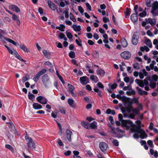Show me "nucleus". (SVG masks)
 <instances>
[{
	"label": "nucleus",
	"mask_w": 158,
	"mask_h": 158,
	"mask_svg": "<svg viewBox=\"0 0 158 158\" xmlns=\"http://www.w3.org/2000/svg\"><path fill=\"white\" fill-rule=\"evenodd\" d=\"M32 106L33 108L35 109L38 110L42 108V106L37 103H33Z\"/></svg>",
	"instance_id": "nucleus-13"
},
{
	"label": "nucleus",
	"mask_w": 158,
	"mask_h": 158,
	"mask_svg": "<svg viewBox=\"0 0 158 158\" xmlns=\"http://www.w3.org/2000/svg\"><path fill=\"white\" fill-rule=\"evenodd\" d=\"M152 78L154 81H156L158 80V76L156 74H154L152 76Z\"/></svg>",
	"instance_id": "nucleus-54"
},
{
	"label": "nucleus",
	"mask_w": 158,
	"mask_h": 158,
	"mask_svg": "<svg viewBox=\"0 0 158 158\" xmlns=\"http://www.w3.org/2000/svg\"><path fill=\"white\" fill-rule=\"evenodd\" d=\"M106 113L108 114H111L112 115H114L115 114V112L114 110L108 109L106 110Z\"/></svg>",
	"instance_id": "nucleus-27"
},
{
	"label": "nucleus",
	"mask_w": 158,
	"mask_h": 158,
	"mask_svg": "<svg viewBox=\"0 0 158 158\" xmlns=\"http://www.w3.org/2000/svg\"><path fill=\"white\" fill-rule=\"evenodd\" d=\"M10 9L12 10L13 11H15L16 12H19L20 11L19 8L15 5H10L9 6Z\"/></svg>",
	"instance_id": "nucleus-11"
},
{
	"label": "nucleus",
	"mask_w": 158,
	"mask_h": 158,
	"mask_svg": "<svg viewBox=\"0 0 158 158\" xmlns=\"http://www.w3.org/2000/svg\"><path fill=\"white\" fill-rule=\"evenodd\" d=\"M70 15V18L71 20L72 21L74 22H75L76 21V19H75L73 15L72 14V13H70L69 14Z\"/></svg>",
	"instance_id": "nucleus-44"
},
{
	"label": "nucleus",
	"mask_w": 158,
	"mask_h": 158,
	"mask_svg": "<svg viewBox=\"0 0 158 158\" xmlns=\"http://www.w3.org/2000/svg\"><path fill=\"white\" fill-rule=\"evenodd\" d=\"M132 111L136 114L138 115L139 111V109L138 108H134L133 107Z\"/></svg>",
	"instance_id": "nucleus-33"
},
{
	"label": "nucleus",
	"mask_w": 158,
	"mask_h": 158,
	"mask_svg": "<svg viewBox=\"0 0 158 158\" xmlns=\"http://www.w3.org/2000/svg\"><path fill=\"white\" fill-rule=\"evenodd\" d=\"M41 76L38 73L36 74L33 78V80L35 82H37L39 80Z\"/></svg>",
	"instance_id": "nucleus-34"
},
{
	"label": "nucleus",
	"mask_w": 158,
	"mask_h": 158,
	"mask_svg": "<svg viewBox=\"0 0 158 158\" xmlns=\"http://www.w3.org/2000/svg\"><path fill=\"white\" fill-rule=\"evenodd\" d=\"M57 76H58L60 80L62 82L63 84H64L65 82H64V81L63 80V79L62 77L59 74H57Z\"/></svg>",
	"instance_id": "nucleus-57"
},
{
	"label": "nucleus",
	"mask_w": 158,
	"mask_h": 158,
	"mask_svg": "<svg viewBox=\"0 0 158 158\" xmlns=\"http://www.w3.org/2000/svg\"><path fill=\"white\" fill-rule=\"evenodd\" d=\"M132 42L134 45H136L138 43V38L135 34H134L133 36L132 39Z\"/></svg>",
	"instance_id": "nucleus-12"
},
{
	"label": "nucleus",
	"mask_w": 158,
	"mask_h": 158,
	"mask_svg": "<svg viewBox=\"0 0 158 158\" xmlns=\"http://www.w3.org/2000/svg\"><path fill=\"white\" fill-rule=\"evenodd\" d=\"M96 72L98 75H99L102 76H104L105 74L104 71L101 69H97Z\"/></svg>",
	"instance_id": "nucleus-22"
},
{
	"label": "nucleus",
	"mask_w": 158,
	"mask_h": 158,
	"mask_svg": "<svg viewBox=\"0 0 158 158\" xmlns=\"http://www.w3.org/2000/svg\"><path fill=\"white\" fill-rule=\"evenodd\" d=\"M59 37L60 39H63L65 36L64 34L62 33H61L59 34Z\"/></svg>",
	"instance_id": "nucleus-62"
},
{
	"label": "nucleus",
	"mask_w": 158,
	"mask_h": 158,
	"mask_svg": "<svg viewBox=\"0 0 158 158\" xmlns=\"http://www.w3.org/2000/svg\"><path fill=\"white\" fill-rule=\"evenodd\" d=\"M5 147L8 149L10 150L12 152H14V148L9 144H6L5 145Z\"/></svg>",
	"instance_id": "nucleus-40"
},
{
	"label": "nucleus",
	"mask_w": 158,
	"mask_h": 158,
	"mask_svg": "<svg viewBox=\"0 0 158 158\" xmlns=\"http://www.w3.org/2000/svg\"><path fill=\"white\" fill-rule=\"evenodd\" d=\"M135 131L134 132L140 134V137L143 139L146 138L147 137V135L145 133L144 131L140 128V127H138V128L135 130Z\"/></svg>",
	"instance_id": "nucleus-4"
},
{
	"label": "nucleus",
	"mask_w": 158,
	"mask_h": 158,
	"mask_svg": "<svg viewBox=\"0 0 158 158\" xmlns=\"http://www.w3.org/2000/svg\"><path fill=\"white\" fill-rule=\"evenodd\" d=\"M68 86L69 88V91L70 93L74 91L75 88L73 86L70 84H68Z\"/></svg>",
	"instance_id": "nucleus-30"
},
{
	"label": "nucleus",
	"mask_w": 158,
	"mask_h": 158,
	"mask_svg": "<svg viewBox=\"0 0 158 158\" xmlns=\"http://www.w3.org/2000/svg\"><path fill=\"white\" fill-rule=\"evenodd\" d=\"M152 7L151 13L154 16L158 15V2L156 1L154 2Z\"/></svg>",
	"instance_id": "nucleus-2"
},
{
	"label": "nucleus",
	"mask_w": 158,
	"mask_h": 158,
	"mask_svg": "<svg viewBox=\"0 0 158 158\" xmlns=\"http://www.w3.org/2000/svg\"><path fill=\"white\" fill-rule=\"evenodd\" d=\"M122 125L123 127H125L127 129L130 130L131 132H134L138 128L136 125L133 123L131 121L128 120H123L122 121Z\"/></svg>",
	"instance_id": "nucleus-1"
},
{
	"label": "nucleus",
	"mask_w": 158,
	"mask_h": 158,
	"mask_svg": "<svg viewBox=\"0 0 158 158\" xmlns=\"http://www.w3.org/2000/svg\"><path fill=\"white\" fill-rule=\"evenodd\" d=\"M148 22L152 26H153L156 24V21H153V19L151 18H149L148 19Z\"/></svg>",
	"instance_id": "nucleus-28"
},
{
	"label": "nucleus",
	"mask_w": 158,
	"mask_h": 158,
	"mask_svg": "<svg viewBox=\"0 0 158 158\" xmlns=\"http://www.w3.org/2000/svg\"><path fill=\"white\" fill-rule=\"evenodd\" d=\"M117 86V84L115 83H114L111 86V88L112 89H115Z\"/></svg>",
	"instance_id": "nucleus-61"
},
{
	"label": "nucleus",
	"mask_w": 158,
	"mask_h": 158,
	"mask_svg": "<svg viewBox=\"0 0 158 158\" xmlns=\"http://www.w3.org/2000/svg\"><path fill=\"white\" fill-rule=\"evenodd\" d=\"M112 143L114 145L116 146H118L119 145V142L117 139H114L112 142Z\"/></svg>",
	"instance_id": "nucleus-48"
},
{
	"label": "nucleus",
	"mask_w": 158,
	"mask_h": 158,
	"mask_svg": "<svg viewBox=\"0 0 158 158\" xmlns=\"http://www.w3.org/2000/svg\"><path fill=\"white\" fill-rule=\"evenodd\" d=\"M120 55L123 58L128 60L131 57V53L129 51H124L121 53Z\"/></svg>",
	"instance_id": "nucleus-6"
},
{
	"label": "nucleus",
	"mask_w": 158,
	"mask_h": 158,
	"mask_svg": "<svg viewBox=\"0 0 158 158\" xmlns=\"http://www.w3.org/2000/svg\"><path fill=\"white\" fill-rule=\"evenodd\" d=\"M82 125L87 129H89V124L83 121L81 123Z\"/></svg>",
	"instance_id": "nucleus-24"
},
{
	"label": "nucleus",
	"mask_w": 158,
	"mask_h": 158,
	"mask_svg": "<svg viewBox=\"0 0 158 158\" xmlns=\"http://www.w3.org/2000/svg\"><path fill=\"white\" fill-rule=\"evenodd\" d=\"M56 123H57V124L58 125V126L59 127V129L60 130L59 131V134L60 135H61L62 133V127L61 126L60 124L58 122L56 121Z\"/></svg>",
	"instance_id": "nucleus-38"
},
{
	"label": "nucleus",
	"mask_w": 158,
	"mask_h": 158,
	"mask_svg": "<svg viewBox=\"0 0 158 158\" xmlns=\"http://www.w3.org/2000/svg\"><path fill=\"white\" fill-rule=\"evenodd\" d=\"M136 13L133 14L131 16V19L132 21L134 22H136L138 20V17Z\"/></svg>",
	"instance_id": "nucleus-16"
},
{
	"label": "nucleus",
	"mask_w": 158,
	"mask_h": 158,
	"mask_svg": "<svg viewBox=\"0 0 158 158\" xmlns=\"http://www.w3.org/2000/svg\"><path fill=\"white\" fill-rule=\"evenodd\" d=\"M66 136L68 140L69 141H71V136L73 133L69 129L66 130Z\"/></svg>",
	"instance_id": "nucleus-10"
},
{
	"label": "nucleus",
	"mask_w": 158,
	"mask_h": 158,
	"mask_svg": "<svg viewBox=\"0 0 158 158\" xmlns=\"http://www.w3.org/2000/svg\"><path fill=\"white\" fill-rule=\"evenodd\" d=\"M130 10H129V9L128 8H126V11L125 12L126 15L128 16L130 15Z\"/></svg>",
	"instance_id": "nucleus-64"
},
{
	"label": "nucleus",
	"mask_w": 158,
	"mask_h": 158,
	"mask_svg": "<svg viewBox=\"0 0 158 158\" xmlns=\"http://www.w3.org/2000/svg\"><path fill=\"white\" fill-rule=\"evenodd\" d=\"M28 98L30 100H32L35 98V95L32 94H30V92L28 93Z\"/></svg>",
	"instance_id": "nucleus-46"
},
{
	"label": "nucleus",
	"mask_w": 158,
	"mask_h": 158,
	"mask_svg": "<svg viewBox=\"0 0 158 158\" xmlns=\"http://www.w3.org/2000/svg\"><path fill=\"white\" fill-rule=\"evenodd\" d=\"M91 128L92 129H97V123L95 121H93L92 123L89 124V129Z\"/></svg>",
	"instance_id": "nucleus-14"
},
{
	"label": "nucleus",
	"mask_w": 158,
	"mask_h": 158,
	"mask_svg": "<svg viewBox=\"0 0 158 158\" xmlns=\"http://www.w3.org/2000/svg\"><path fill=\"white\" fill-rule=\"evenodd\" d=\"M110 129H111V131L112 133L114 134L116 133L115 129L114 127L112 126Z\"/></svg>",
	"instance_id": "nucleus-63"
},
{
	"label": "nucleus",
	"mask_w": 158,
	"mask_h": 158,
	"mask_svg": "<svg viewBox=\"0 0 158 158\" xmlns=\"http://www.w3.org/2000/svg\"><path fill=\"white\" fill-rule=\"evenodd\" d=\"M36 100L38 102L43 104H46L47 103V99L44 97L41 96L37 97Z\"/></svg>",
	"instance_id": "nucleus-5"
},
{
	"label": "nucleus",
	"mask_w": 158,
	"mask_h": 158,
	"mask_svg": "<svg viewBox=\"0 0 158 158\" xmlns=\"http://www.w3.org/2000/svg\"><path fill=\"white\" fill-rule=\"evenodd\" d=\"M97 85L99 87L102 89H103L104 87L103 85L100 82H98L97 83Z\"/></svg>",
	"instance_id": "nucleus-60"
},
{
	"label": "nucleus",
	"mask_w": 158,
	"mask_h": 158,
	"mask_svg": "<svg viewBox=\"0 0 158 158\" xmlns=\"http://www.w3.org/2000/svg\"><path fill=\"white\" fill-rule=\"evenodd\" d=\"M25 139H28L27 141V145L28 147L31 149H34L35 148V143L33 140V139L31 138H27L25 136Z\"/></svg>",
	"instance_id": "nucleus-3"
},
{
	"label": "nucleus",
	"mask_w": 158,
	"mask_h": 158,
	"mask_svg": "<svg viewBox=\"0 0 158 158\" xmlns=\"http://www.w3.org/2000/svg\"><path fill=\"white\" fill-rule=\"evenodd\" d=\"M47 71L46 69H44L41 70L38 73L40 74V75L41 76V75H43Z\"/></svg>",
	"instance_id": "nucleus-49"
},
{
	"label": "nucleus",
	"mask_w": 158,
	"mask_h": 158,
	"mask_svg": "<svg viewBox=\"0 0 158 158\" xmlns=\"http://www.w3.org/2000/svg\"><path fill=\"white\" fill-rule=\"evenodd\" d=\"M6 40L8 41V42L12 43L15 46L17 45V43L14 41L9 38H6Z\"/></svg>",
	"instance_id": "nucleus-42"
},
{
	"label": "nucleus",
	"mask_w": 158,
	"mask_h": 158,
	"mask_svg": "<svg viewBox=\"0 0 158 158\" xmlns=\"http://www.w3.org/2000/svg\"><path fill=\"white\" fill-rule=\"evenodd\" d=\"M20 48L25 52H28L30 51L29 49L23 44H21L20 45Z\"/></svg>",
	"instance_id": "nucleus-18"
},
{
	"label": "nucleus",
	"mask_w": 158,
	"mask_h": 158,
	"mask_svg": "<svg viewBox=\"0 0 158 158\" xmlns=\"http://www.w3.org/2000/svg\"><path fill=\"white\" fill-rule=\"evenodd\" d=\"M60 27H56V29H59V30L63 31H64V29L65 28V26L64 25L60 24Z\"/></svg>",
	"instance_id": "nucleus-31"
},
{
	"label": "nucleus",
	"mask_w": 158,
	"mask_h": 158,
	"mask_svg": "<svg viewBox=\"0 0 158 158\" xmlns=\"http://www.w3.org/2000/svg\"><path fill=\"white\" fill-rule=\"evenodd\" d=\"M72 27L74 30L75 31H79L81 30V27L80 26H77L73 25Z\"/></svg>",
	"instance_id": "nucleus-26"
},
{
	"label": "nucleus",
	"mask_w": 158,
	"mask_h": 158,
	"mask_svg": "<svg viewBox=\"0 0 158 158\" xmlns=\"http://www.w3.org/2000/svg\"><path fill=\"white\" fill-rule=\"evenodd\" d=\"M90 79L95 83L98 82L99 81L98 78L97 77L94 75L90 76Z\"/></svg>",
	"instance_id": "nucleus-20"
},
{
	"label": "nucleus",
	"mask_w": 158,
	"mask_h": 158,
	"mask_svg": "<svg viewBox=\"0 0 158 158\" xmlns=\"http://www.w3.org/2000/svg\"><path fill=\"white\" fill-rule=\"evenodd\" d=\"M78 40H78L77 39H76L75 40V41L77 43V44L79 46H82V44H81V40L80 39H78Z\"/></svg>",
	"instance_id": "nucleus-45"
},
{
	"label": "nucleus",
	"mask_w": 158,
	"mask_h": 158,
	"mask_svg": "<svg viewBox=\"0 0 158 158\" xmlns=\"http://www.w3.org/2000/svg\"><path fill=\"white\" fill-rule=\"evenodd\" d=\"M80 80L81 83L83 85H85L89 82V78L86 76L80 77Z\"/></svg>",
	"instance_id": "nucleus-9"
},
{
	"label": "nucleus",
	"mask_w": 158,
	"mask_h": 158,
	"mask_svg": "<svg viewBox=\"0 0 158 158\" xmlns=\"http://www.w3.org/2000/svg\"><path fill=\"white\" fill-rule=\"evenodd\" d=\"M145 43L146 44L149 48H151L152 47V43L150 40L147 39L145 40Z\"/></svg>",
	"instance_id": "nucleus-25"
},
{
	"label": "nucleus",
	"mask_w": 158,
	"mask_h": 158,
	"mask_svg": "<svg viewBox=\"0 0 158 158\" xmlns=\"http://www.w3.org/2000/svg\"><path fill=\"white\" fill-rule=\"evenodd\" d=\"M86 6L88 9L89 10H91V7L89 5V4L87 2L85 4Z\"/></svg>",
	"instance_id": "nucleus-59"
},
{
	"label": "nucleus",
	"mask_w": 158,
	"mask_h": 158,
	"mask_svg": "<svg viewBox=\"0 0 158 158\" xmlns=\"http://www.w3.org/2000/svg\"><path fill=\"white\" fill-rule=\"evenodd\" d=\"M138 98H134L131 99V102H130V104H132V103H138Z\"/></svg>",
	"instance_id": "nucleus-37"
},
{
	"label": "nucleus",
	"mask_w": 158,
	"mask_h": 158,
	"mask_svg": "<svg viewBox=\"0 0 158 158\" xmlns=\"http://www.w3.org/2000/svg\"><path fill=\"white\" fill-rule=\"evenodd\" d=\"M42 79L44 85L46 87L49 82V79L48 75L47 74L44 75L43 76Z\"/></svg>",
	"instance_id": "nucleus-8"
},
{
	"label": "nucleus",
	"mask_w": 158,
	"mask_h": 158,
	"mask_svg": "<svg viewBox=\"0 0 158 158\" xmlns=\"http://www.w3.org/2000/svg\"><path fill=\"white\" fill-rule=\"evenodd\" d=\"M69 55V57L71 58H74L75 57V54L73 51H70Z\"/></svg>",
	"instance_id": "nucleus-36"
},
{
	"label": "nucleus",
	"mask_w": 158,
	"mask_h": 158,
	"mask_svg": "<svg viewBox=\"0 0 158 158\" xmlns=\"http://www.w3.org/2000/svg\"><path fill=\"white\" fill-rule=\"evenodd\" d=\"M99 147L102 152H105L108 148L107 144L104 142H101L99 143Z\"/></svg>",
	"instance_id": "nucleus-7"
},
{
	"label": "nucleus",
	"mask_w": 158,
	"mask_h": 158,
	"mask_svg": "<svg viewBox=\"0 0 158 158\" xmlns=\"http://www.w3.org/2000/svg\"><path fill=\"white\" fill-rule=\"evenodd\" d=\"M48 3L50 8L52 10H55L56 9V7L54 4L50 0L48 1Z\"/></svg>",
	"instance_id": "nucleus-15"
},
{
	"label": "nucleus",
	"mask_w": 158,
	"mask_h": 158,
	"mask_svg": "<svg viewBox=\"0 0 158 158\" xmlns=\"http://www.w3.org/2000/svg\"><path fill=\"white\" fill-rule=\"evenodd\" d=\"M126 94L129 96L132 95H134L135 94V91L134 90H131V91H127L126 92Z\"/></svg>",
	"instance_id": "nucleus-35"
},
{
	"label": "nucleus",
	"mask_w": 158,
	"mask_h": 158,
	"mask_svg": "<svg viewBox=\"0 0 158 158\" xmlns=\"http://www.w3.org/2000/svg\"><path fill=\"white\" fill-rule=\"evenodd\" d=\"M134 69L138 70L139 69V66L138 63H136L133 64Z\"/></svg>",
	"instance_id": "nucleus-43"
},
{
	"label": "nucleus",
	"mask_w": 158,
	"mask_h": 158,
	"mask_svg": "<svg viewBox=\"0 0 158 158\" xmlns=\"http://www.w3.org/2000/svg\"><path fill=\"white\" fill-rule=\"evenodd\" d=\"M59 110L61 113L64 114H65L66 113V111L65 109L63 107H60L59 108Z\"/></svg>",
	"instance_id": "nucleus-52"
},
{
	"label": "nucleus",
	"mask_w": 158,
	"mask_h": 158,
	"mask_svg": "<svg viewBox=\"0 0 158 158\" xmlns=\"http://www.w3.org/2000/svg\"><path fill=\"white\" fill-rule=\"evenodd\" d=\"M43 54L45 57L48 59H50V58L51 54L50 52H48L46 50H44L43 51Z\"/></svg>",
	"instance_id": "nucleus-21"
},
{
	"label": "nucleus",
	"mask_w": 158,
	"mask_h": 158,
	"mask_svg": "<svg viewBox=\"0 0 158 158\" xmlns=\"http://www.w3.org/2000/svg\"><path fill=\"white\" fill-rule=\"evenodd\" d=\"M153 0H145V3L147 6L148 7H151L152 6L151 2Z\"/></svg>",
	"instance_id": "nucleus-32"
},
{
	"label": "nucleus",
	"mask_w": 158,
	"mask_h": 158,
	"mask_svg": "<svg viewBox=\"0 0 158 158\" xmlns=\"http://www.w3.org/2000/svg\"><path fill=\"white\" fill-rule=\"evenodd\" d=\"M74 102V100L72 99H69L68 100V103L69 104L72 108L75 107L73 105Z\"/></svg>",
	"instance_id": "nucleus-29"
},
{
	"label": "nucleus",
	"mask_w": 158,
	"mask_h": 158,
	"mask_svg": "<svg viewBox=\"0 0 158 158\" xmlns=\"http://www.w3.org/2000/svg\"><path fill=\"white\" fill-rule=\"evenodd\" d=\"M78 10L79 11L81 12L82 15H83L84 10L83 8L81 6H79L78 7Z\"/></svg>",
	"instance_id": "nucleus-55"
},
{
	"label": "nucleus",
	"mask_w": 158,
	"mask_h": 158,
	"mask_svg": "<svg viewBox=\"0 0 158 158\" xmlns=\"http://www.w3.org/2000/svg\"><path fill=\"white\" fill-rule=\"evenodd\" d=\"M125 108L126 110H127V112L128 113H130L131 112V110L132 111L133 106L131 105L126 107Z\"/></svg>",
	"instance_id": "nucleus-41"
},
{
	"label": "nucleus",
	"mask_w": 158,
	"mask_h": 158,
	"mask_svg": "<svg viewBox=\"0 0 158 158\" xmlns=\"http://www.w3.org/2000/svg\"><path fill=\"white\" fill-rule=\"evenodd\" d=\"M136 89L138 91V94L140 95H142V90L139 87H136Z\"/></svg>",
	"instance_id": "nucleus-47"
},
{
	"label": "nucleus",
	"mask_w": 158,
	"mask_h": 158,
	"mask_svg": "<svg viewBox=\"0 0 158 158\" xmlns=\"http://www.w3.org/2000/svg\"><path fill=\"white\" fill-rule=\"evenodd\" d=\"M147 143L150 147L152 148L153 147V142L152 140H148L147 141Z\"/></svg>",
	"instance_id": "nucleus-56"
},
{
	"label": "nucleus",
	"mask_w": 158,
	"mask_h": 158,
	"mask_svg": "<svg viewBox=\"0 0 158 158\" xmlns=\"http://www.w3.org/2000/svg\"><path fill=\"white\" fill-rule=\"evenodd\" d=\"M146 12L145 11H143V12L140 13L139 14V15L141 17H143L146 16Z\"/></svg>",
	"instance_id": "nucleus-50"
},
{
	"label": "nucleus",
	"mask_w": 158,
	"mask_h": 158,
	"mask_svg": "<svg viewBox=\"0 0 158 158\" xmlns=\"http://www.w3.org/2000/svg\"><path fill=\"white\" fill-rule=\"evenodd\" d=\"M135 82L140 87H143L144 84L143 81L139 80L138 79H136L135 80Z\"/></svg>",
	"instance_id": "nucleus-17"
},
{
	"label": "nucleus",
	"mask_w": 158,
	"mask_h": 158,
	"mask_svg": "<svg viewBox=\"0 0 158 158\" xmlns=\"http://www.w3.org/2000/svg\"><path fill=\"white\" fill-rule=\"evenodd\" d=\"M66 34L67 37L69 39H71L73 38V35L71 33L69 32H67V31H66Z\"/></svg>",
	"instance_id": "nucleus-51"
},
{
	"label": "nucleus",
	"mask_w": 158,
	"mask_h": 158,
	"mask_svg": "<svg viewBox=\"0 0 158 158\" xmlns=\"http://www.w3.org/2000/svg\"><path fill=\"white\" fill-rule=\"evenodd\" d=\"M14 54L15 57L18 58L19 60L23 62H26V60L22 58L19 55L16 51H15Z\"/></svg>",
	"instance_id": "nucleus-23"
},
{
	"label": "nucleus",
	"mask_w": 158,
	"mask_h": 158,
	"mask_svg": "<svg viewBox=\"0 0 158 158\" xmlns=\"http://www.w3.org/2000/svg\"><path fill=\"white\" fill-rule=\"evenodd\" d=\"M121 44L123 47H126L128 45L127 42L126 40L123 38L121 40Z\"/></svg>",
	"instance_id": "nucleus-19"
},
{
	"label": "nucleus",
	"mask_w": 158,
	"mask_h": 158,
	"mask_svg": "<svg viewBox=\"0 0 158 158\" xmlns=\"http://www.w3.org/2000/svg\"><path fill=\"white\" fill-rule=\"evenodd\" d=\"M30 79L29 77V75L28 74H27L25 77H23L22 78V81L23 82H24Z\"/></svg>",
	"instance_id": "nucleus-39"
},
{
	"label": "nucleus",
	"mask_w": 158,
	"mask_h": 158,
	"mask_svg": "<svg viewBox=\"0 0 158 158\" xmlns=\"http://www.w3.org/2000/svg\"><path fill=\"white\" fill-rule=\"evenodd\" d=\"M115 19H116V18H115V16H114V15H112V20L113 21V22H114V24L115 25H117L118 23L116 22Z\"/></svg>",
	"instance_id": "nucleus-58"
},
{
	"label": "nucleus",
	"mask_w": 158,
	"mask_h": 158,
	"mask_svg": "<svg viewBox=\"0 0 158 158\" xmlns=\"http://www.w3.org/2000/svg\"><path fill=\"white\" fill-rule=\"evenodd\" d=\"M149 86L152 89H154L155 88L156 86V83L154 82L150 83Z\"/></svg>",
	"instance_id": "nucleus-53"
}]
</instances>
